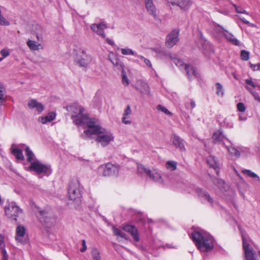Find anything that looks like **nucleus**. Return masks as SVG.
<instances>
[{
  "label": "nucleus",
  "mask_w": 260,
  "mask_h": 260,
  "mask_svg": "<svg viewBox=\"0 0 260 260\" xmlns=\"http://www.w3.org/2000/svg\"><path fill=\"white\" fill-rule=\"evenodd\" d=\"M94 135L96 136V142L101 143L103 147L107 146L114 140L113 134L107 132L99 125L97 121L95 120L88 122V129L84 131L81 137L84 139H87Z\"/></svg>",
  "instance_id": "obj_1"
},
{
  "label": "nucleus",
  "mask_w": 260,
  "mask_h": 260,
  "mask_svg": "<svg viewBox=\"0 0 260 260\" xmlns=\"http://www.w3.org/2000/svg\"><path fill=\"white\" fill-rule=\"evenodd\" d=\"M190 237L201 252H209L214 247L213 238L204 231H195Z\"/></svg>",
  "instance_id": "obj_2"
},
{
  "label": "nucleus",
  "mask_w": 260,
  "mask_h": 260,
  "mask_svg": "<svg viewBox=\"0 0 260 260\" xmlns=\"http://www.w3.org/2000/svg\"><path fill=\"white\" fill-rule=\"evenodd\" d=\"M67 110L72 112L71 118L76 125H82L86 124L88 127V122L94 121L89 119L88 115L83 113L84 109L77 103H74L68 107Z\"/></svg>",
  "instance_id": "obj_3"
},
{
  "label": "nucleus",
  "mask_w": 260,
  "mask_h": 260,
  "mask_svg": "<svg viewBox=\"0 0 260 260\" xmlns=\"http://www.w3.org/2000/svg\"><path fill=\"white\" fill-rule=\"evenodd\" d=\"M137 170L140 174L146 175L152 181L159 184L164 183V180L161 174L157 169H150L145 168L142 165H138Z\"/></svg>",
  "instance_id": "obj_4"
},
{
  "label": "nucleus",
  "mask_w": 260,
  "mask_h": 260,
  "mask_svg": "<svg viewBox=\"0 0 260 260\" xmlns=\"http://www.w3.org/2000/svg\"><path fill=\"white\" fill-rule=\"evenodd\" d=\"M92 60L91 56L86 53V50L84 48H80L76 50L75 61L80 67L86 68Z\"/></svg>",
  "instance_id": "obj_5"
},
{
  "label": "nucleus",
  "mask_w": 260,
  "mask_h": 260,
  "mask_svg": "<svg viewBox=\"0 0 260 260\" xmlns=\"http://www.w3.org/2000/svg\"><path fill=\"white\" fill-rule=\"evenodd\" d=\"M69 199L77 203L81 202L82 197L81 186L78 180H73L69 184L68 189Z\"/></svg>",
  "instance_id": "obj_6"
},
{
  "label": "nucleus",
  "mask_w": 260,
  "mask_h": 260,
  "mask_svg": "<svg viewBox=\"0 0 260 260\" xmlns=\"http://www.w3.org/2000/svg\"><path fill=\"white\" fill-rule=\"evenodd\" d=\"M29 168L37 174H43L48 176L52 173V169L50 165L43 164L38 160L31 162Z\"/></svg>",
  "instance_id": "obj_7"
},
{
  "label": "nucleus",
  "mask_w": 260,
  "mask_h": 260,
  "mask_svg": "<svg viewBox=\"0 0 260 260\" xmlns=\"http://www.w3.org/2000/svg\"><path fill=\"white\" fill-rule=\"evenodd\" d=\"M5 212L6 215L8 218L16 221L19 214L21 212V210L16 203L11 202L5 207Z\"/></svg>",
  "instance_id": "obj_8"
},
{
  "label": "nucleus",
  "mask_w": 260,
  "mask_h": 260,
  "mask_svg": "<svg viewBox=\"0 0 260 260\" xmlns=\"http://www.w3.org/2000/svg\"><path fill=\"white\" fill-rule=\"evenodd\" d=\"M102 167H104V171L103 172V175L104 176L117 177L119 174L120 167L117 165H114L111 163H107L104 165H103Z\"/></svg>",
  "instance_id": "obj_9"
},
{
  "label": "nucleus",
  "mask_w": 260,
  "mask_h": 260,
  "mask_svg": "<svg viewBox=\"0 0 260 260\" xmlns=\"http://www.w3.org/2000/svg\"><path fill=\"white\" fill-rule=\"evenodd\" d=\"M243 247L246 260H256L257 255L253 248L250 246L243 237Z\"/></svg>",
  "instance_id": "obj_10"
},
{
  "label": "nucleus",
  "mask_w": 260,
  "mask_h": 260,
  "mask_svg": "<svg viewBox=\"0 0 260 260\" xmlns=\"http://www.w3.org/2000/svg\"><path fill=\"white\" fill-rule=\"evenodd\" d=\"M108 27L107 24L105 21H101L99 23H93L90 25V28L93 31L104 39L106 37L104 30Z\"/></svg>",
  "instance_id": "obj_11"
},
{
  "label": "nucleus",
  "mask_w": 260,
  "mask_h": 260,
  "mask_svg": "<svg viewBox=\"0 0 260 260\" xmlns=\"http://www.w3.org/2000/svg\"><path fill=\"white\" fill-rule=\"evenodd\" d=\"M216 29L221 35L224 36L226 39L231 44L238 46L240 45L239 41L237 40L233 34L224 29L220 26L218 25L216 27Z\"/></svg>",
  "instance_id": "obj_12"
},
{
  "label": "nucleus",
  "mask_w": 260,
  "mask_h": 260,
  "mask_svg": "<svg viewBox=\"0 0 260 260\" xmlns=\"http://www.w3.org/2000/svg\"><path fill=\"white\" fill-rule=\"evenodd\" d=\"M179 30L174 29L172 30L167 37L166 44L167 47L172 48L179 41Z\"/></svg>",
  "instance_id": "obj_13"
},
{
  "label": "nucleus",
  "mask_w": 260,
  "mask_h": 260,
  "mask_svg": "<svg viewBox=\"0 0 260 260\" xmlns=\"http://www.w3.org/2000/svg\"><path fill=\"white\" fill-rule=\"evenodd\" d=\"M173 6H176L182 11H186L191 6L192 2L191 0H172L171 2Z\"/></svg>",
  "instance_id": "obj_14"
},
{
  "label": "nucleus",
  "mask_w": 260,
  "mask_h": 260,
  "mask_svg": "<svg viewBox=\"0 0 260 260\" xmlns=\"http://www.w3.org/2000/svg\"><path fill=\"white\" fill-rule=\"evenodd\" d=\"M145 5L148 13L151 15L154 19H158L156 8L154 4L153 0H144Z\"/></svg>",
  "instance_id": "obj_15"
},
{
  "label": "nucleus",
  "mask_w": 260,
  "mask_h": 260,
  "mask_svg": "<svg viewBox=\"0 0 260 260\" xmlns=\"http://www.w3.org/2000/svg\"><path fill=\"white\" fill-rule=\"evenodd\" d=\"M171 139L175 147L178 148L181 151H185L184 141L179 136L176 134H173L171 136Z\"/></svg>",
  "instance_id": "obj_16"
},
{
  "label": "nucleus",
  "mask_w": 260,
  "mask_h": 260,
  "mask_svg": "<svg viewBox=\"0 0 260 260\" xmlns=\"http://www.w3.org/2000/svg\"><path fill=\"white\" fill-rule=\"evenodd\" d=\"M122 229L124 231L129 233L135 241L138 242L140 240L138 230L135 226L127 224L124 225Z\"/></svg>",
  "instance_id": "obj_17"
},
{
  "label": "nucleus",
  "mask_w": 260,
  "mask_h": 260,
  "mask_svg": "<svg viewBox=\"0 0 260 260\" xmlns=\"http://www.w3.org/2000/svg\"><path fill=\"white\" fill-rule=\"evenodd\" d=\"M136 87L142 93L148 95L150 94V90L149 85L145 81L142 80H138L136 82Z\"/></svg>",
  "instance_id": "obj_18"
},
{
  "label": "nucleus",
  "mask_w": 260,
  "mask_h": 260,
  "mask_svg": "<svg viewBox=\"0 0 260 260\" xmlns=\"http://www.w3.org/2000/svg\"><path fill=\"white\" fill-rule=\"evenodd\" d=\"M26 234V229L22 225H18L16 229V235L15 239L16 241L20 243H23V237Z\"/></svg>",
  "instance_id": "obj_19"
},
{
  "label": "nucleus",
  "mask_w": 260,
  "mask_h": 260,
  "mask_svg": "<svg viewBox=\"0 0 260 260\" xmlns=\"http://www.w3.org/2000/svg\"><path fill=\"white\" fill-rule=\"evenodd\" d=\"M196 191L201 200L206 201L210 204L213 203L212 199L210 196L208 192L206 190H204L200 188H197L196 189Z\"/></svg>",
  "instance_id": "obj_20"
},
{
  "label": "nucleus",
  "mask_w": 260,
  "mask_h": 260,
  "mask_svg": "<svg viewBox=\"0 0 260 260\" xmlns=\"http://www.w3.org/2000/svg\"><path fill=\"white\" fill-rule=\"evenodd\" d=\"M184 69L186 72V75L189 80H193L198 77V73L196 69L190 64H185Z\"/></svg>",
  "instance_id": "obj_21"
},
{
  "label": "nucleus",
  "mask_w": 260,
  "mask_h": 260,
  "mask_svg": "<svg viewBox=\"0 0 260 260\" xmlns=\"http://www.w3.org/2000/svg\"><path fill=\"white\" fill-rule=\"evenodd\" d=\"M27 105L30 109H35L39 113H41L44 109V106L36 100L29 101Z\"/></svg>",
  "instance_id": "obj_22"
},
{
  "label": "nucleus",
  "mask_w": 260,
  "mask_h": 260,
  "mask_svg": "<svg viewBox=\"0 0 260 260\" xmlns=\"http://www.w3.org/2000/svg\"><path fill=\"white\" fill-rule=\"evenodd\" d=\"M207 162L211 168H212L215 170L217 175H219V165H218V161H217V159L215 158V157L212 155L209 156L207 158Z\"/></svg>",
  "instance_id": "obj_23"
},
{
  "label": "nucleus",
  "mask_w": 260,
  "mask_h": 260,
  "mask_svg": "<svg viewBox=\"0 0 260 260\" xmlns=\"http://www.w3.org/2000/svg\"><path fill=\"white\" fill-rule=\"evenodd\" d=\"M132 111L131 106L129 105H127L126 108L123 113V116L122 118V123L125 124H130L131 123V121L128 120V119L129 118V116L132 114Z\"/></svg>",
  "instance_id": "obj_24"
},
{
  "label": "nucleus",
  "mask_w": 260,
  "mask_h": 260,
  "mask_svg": "<svg viewBox=\"0 0 260 260\" xmlns=\"http://www.w3.org/2000/svg\"><path fill=\"white\" fill-rule=\"evenodd\" d=\"M56 117L54 112H50L46 116L39 117L38 120L42 124H46L53 120Z\"/></svg>",
  "instance_id": "obj_25"
},
{
  "label": "nucleus",
  "mask_w": 260,
  "mask_h": 260,
  "mask_svg": "<svg viewBox=\"0 0 260 260\" xmlns=\"http://www.w3.org/2000/svg\"><path fill=\"white\" fill-rule=\"evenodd\" d=\"M32 31L36 35V38L38 41H41L43 39V29L39 24L32 25Z\"/></svg>",
  "instance_id": "obj_26"
},
{
  "label": "nucleus",
  "mask_w": 260,
  "mask_h": 260,
  "mask_svg": "<svg viewBox=\"0 0 260 260\" xmlns=\"http://www.w3.org/2000/svg\"><path fill=\"white\" fill-rule=\"evenodd\" d=\"M213 181L214 184L222 192L226 190L229 188L228 185L223 180L215 178L213 179Z\"/></svg>",
  "instance_id": "obj_27"
},
{
  "label": "nucleus",
  "mask_w": 260,
  "mask_h": 260,
  "mask_svg": "<svg viewBox=\"0 0 260 260\" xmlns=\"http://www.w3.org/2000/svg\"><path fill=\"white\" fill-rule=\"evenodd\" d=\"M50 214L48 211L46 210H39L38 216L41 222H48L50 219Z\"/></svg>",
  "instance_id": "obj_28"
},
{
  "label": "nucleus",
  "mask_w": 260,
  "mask_h": 260,
  "mask_svg": "<svg viewBox=\"0 0 260 260\" xmlns=\"http://www.w3.org/2000/svg\"><path fill=\"white\" fill-rule=\"evenodd\" d=\"M108 57L109 60L114 66L118 68L119 67H122V64L121 63V62L114 53L112 52L110 53Z\"/></svg>",
  "instance_id": "obj_29"
},
{
  "label": "nucleus",
  "mask_w": 260,
  "mask_h": 260,
  "mask_svg": "<svg viewBox=\"0 0 260 260\" xmlns=\"http://www.w3.org/2000/svg\"><path fill=\"white\" fill-rule=\"evenodd\" d=\"M242 173L244 174L245 175L250 177L253 178L254 179V181L257 183L260 182V178L258 177V176L255 174V173L253 172L250 170H243L242 171Z\"/></svg>",
  "instance_id": "obj_30"
},
{
  "label": "nucleus",
  "mask_w": 260,
  "mask_h": 260,
  "mask_svg": "<svg viewBox=\"0 0 260 260\" xmlns=\"http://www.w3.org/2000/svg\"><path fill=\"white\" fill-rule=\"evenodd\" d=\"M26 44L30 49L32 50H39L43 49V47L40 44L34 41L29 40L27 42Z\"/></svg>",
  "instance_id": "obj_31"
},
{
  "label": "nucleus",
  "mask_w": 260,
  "mask_h": 260,
  "mask_svg": "<svg viewBox=\"0 0 260 260\" xmlns=\"http://www.w3.org/2000/svg\"><path fill=\"white\" fill-rule=\"evenodd\" d=\"M6 90L3 84L0 83V106L3 105L6 102Z\"/></svg>",
  "instance_id": "obj_32"
},
{
  "label": "nucleus",
  "mask_w": 260,
  "mask_h": 260,
  "mask_svg": "<svg viewBox=\"0 0 260 260\" xmlns=\"http://www.w3.org/2000/svg\"><path fill=\"white\" fill-rule=\"evenodd\" d=\"M224 139L225 137L224 135L220 131L215 132L213 135V139L216 142H223Z\"/></svg>",
  "instance_id": "obj_33"
},
{
  "label": "nucleus",
  "mask_w": 260,
  "mask_h": 260,
  "mask_svg": "<svg viewBox=\"0 0 260 260\" xmlns=\"http://www.w3.org/2000/svg\"><path fill=\"white\" fill-rule=\"evenodd\" d=\"M12 153L15 156L18 160H23L24 156L22 151L19 148H13L12 149Z\"/></svg>",
  "instance_id": "obj_34"
},
{
  "label": "nucleus",
  "mask_w": 260,
  "mask_h": 260,
  "mask_svg": "<svg viewBox=\"0 0 260 260\" xmlns=\"http://www.w3.org/2000/svg\"><path fill=\"white\" fill-rule=\"evenodd\" d=\"M121 82L125 87L128 86L130 83V81L127 76L126 73L123 69L121 72Z\"/></svg>",
  "instance_id": "obj_35"
},
{
  "label": "nucleus",
  "mask_w": 260,
  "mask_h": 260,
  "mask_svg": "<svg viewBox=\"0 0 260 260\" xmlns=\"http://www.w3.org/2000/svg\"><path fill=\"white\" fill-rule=\"evenodd\" d=\"M177 162L174 160H169L166 164V167L171 171H174L176 169Z\"/></svg>",
  "instance_id": "obj_36"
},
{
  "label": "nucleus",
  "mask_w": 260,
  "mask_h": 260,
  "mask_svg": "<svg viewBox=\"0 0 260 260\" xmlns=\"http://www.w3.org/2000/svg\"><path fill=\"white\" fill-rule=\"evenodd\" d=\"M25 153L27 156V160L28 162H31L35 157V155L32 151L29 149L28 147H26L25 148Z\"/></svg>",
  "instance_id": "obj_37"
},
{
  "label": "nucleus",
  "mask_w": 260,
  "mask_h": 260,
  "mask_svg": "<svg viewBox=\"0 0 260 260\" xmlns=\"http://www.w3.org/2000/svg\"><path fill=\"white\" fill-rule=\"evenodd\" d=\"M227 149L229 152L234 156L236 157H239L240 155V153L239 150H238L236 148L231 146H226Z\"/></svg>",
  "instance_id": "obj_38"
},
{
  "label": "nucleus",
  "mask_w": 260,
  "mask_h": 260,
  "mask_svg": "<svg viewBox=\"0 0 260 260\" xmlns=\"http://www.w3.org/2000/svg\"><path fill=\"white\" fill-rule=\"evenodd\" d=\"M91 256L93 260H102L100 251L96 248H92L91 250Z\"/></svg>",
  "instance_id": "obj_39"
},
{
  "label": "nucleus",
  "mask_w": 260,
  "mask_h": 260,
  "mask_svg": "<svg viewBox=\"0 0 260 260\" xmlns=\"http://www.w3.org/2000/svg\"><path fill=\"white\" fill-rule=\"evenodd\" d=\"M215 86L216 94L219 96H223L224 95V89L222 85L219 83H216Z\"/></svg>",
  "instance_id": "obj_40"
},
{
  "label": "nucleus",
  "mask_w": 260,
  "mask_h": 260,
  "mask_svg": "<svg viewBox=\"0 0 260 260\" xmlns=\"http://www.w3.org/2000/svg\"><path fill=\"white\" fill-rule=\"evenodd\" d=\"M121 53L123 55H137V53L129 48H121Z\"/></svg>",
  "instance_id": "obj_41"
},
{
  "label": "nucleus",
  "mask_w": 260,
  "mask_h": 260,
  "mask_svg": "<svg viewBox=\"0 0 260 260\" xmlns=\"http://www.w3.org/2000/svg\"><path fill=\"white\" fill-rule=\"evenodd\" d=\"M93 101L96 107H100L101 106L102 103V99L100 95L96 94V95L93 98Z\"/></svg>",
  "instance_id": "obj_42"
},
{
  "label": "nucleus",
  "mask_w": 260,
  "mask_h": 260,
  "mask_svg": "<svg viewBox=\"0 0 260 260\" xmlns=\"http://www.w3.org/2000/svg\"><path fill=\"white\" fill-rule=\"evenodd\" d=\"M10 24V22L3 15L0 16V25L9 26Z\"/></svg>",
  "instance_id": "obj_43"
},
{
  "label": "nucleus",
  "mask_w": 260,
  "mask_h": 260,
  "mask_svg": "<svg viewBox=\"0 0 260 260\" xmlns=\"http://www.w3.org/2000/svg\"><path fill=\"white\" fill-rule=\"evenodd\" d=\"M157 109L159 111H161L167 115H171L172 113L170 112L166 107L162 105H159L157 106Z\"/></svg>",
  "instance_id": "obj_44"
},
{
  "label": "nucleus",
  "mask_w": 260,
  "mask_h": 260,
  "mask_svg": "<svg viewBox=\"0 0 260 260\" xmlns=\"http://www.w3.org/2000/svg\"><path fill=\"white\" fill-rule=\"evenodd\" d=\"M241 57L243 60H248L249 58V52L245 50H242L241 52Z\"/></svg>",
  "instance_id": "obj_45"
},
{
  "label": "nucleus",
  "mask_w": 260,
  "mask_h": 260,
  "mask_svg": "<svg viewBox=\"0 0 260 260\" xmlns=\"http://www.w3.org/2000/svg\"><path fill=\"white\" fill-rule=\"evenodd\" d=\"M203 48L205 50H207V52L210 53V52H212V49L211 46V45L209 44L208 42L204 41V44L203 45Z\"/></svg>",
  "instance_id": "obj_46"
},
{
  "label": "nucleus",
  "mask_w": 260,
  "mask_h": 260,
  "mask_svg": "<svg viewBox=\"0 0 260 260\" xmlns=\"http://www.w3.org/2000/svg\"><path fill=\"white\" fill-rule=\"evenodd\" d=\"M246 88L250 91V92L252 93L253 97L254 98V99L260 103V96L259 95L258 93L255 91L253 92L248 86H246Z\"/></svg>",
  "instance_id": "obj_47"
},
{
  "label": "nucleus",
  "mask_w": 260,
  "mask_h": 260,
  "mask_svg": "<svg viewBox=\"0 0 260 260\" xmlns=\"http://www.w3.org/2000/svg\"><path fill=\"white\" fill-rule=\"evenodd\" d=\"M173 61L177 67L179 68L184 67V62L181 59L178 58H174Z\"/></svg>",
  "instance_id": "obj_48"
},
{
  "label": "nucleus",
  "mask_w": 260,
  "mask_h": 260,
  "mask_svg": "<svg viewBox=\"0 0 260 260\" xmlns=\"http://www.w3.org/2000/svg\"><path fill=\"white\" fill-rule=\"evenodd\" d=\"M112 231L114 235L117 237H120L123 233L120 229L116 228L115 226L112 227Z\"/></svg>",
  "instance_id": "obj_49"
},
{
  "label": "nucleus",
  "mask_w": 260,
  "mask_h": 260,
  "mask_svg": "<svg viewBox=\"0 0 260 260\" xmlns=\"http://www.w3.org/2000/svg\"><path fill=\"white\" fill-rule=\"evenodd\" d=\"M237 109L241 112H244L245 111L246 108L243 103H239L237 105Z\"/></svg>",
  "instance_id": "obj_50"
},
{
  "label": "nucleus",
  "mask_w": 260,
  "mask_h": 260,
  "mask_svg": "<svg viewBox=\"0 0 260 260\" xmlns=\"http://www.w3.org/2000/svg\"><path fill=\"white\" fill-rule=\"evenodd\" d=\"M223 123L224 125H226L227 127L229 128L233 127V123L228 118H225L224 119Z\"/></svg>",
  "instance_id": "obj_51"
},
{
  "label": "nucleus",
  "mask_w": 260,
  "mask_h": 260,
  "mask_svg": "<svg viewBox=\"0 0 260 260\" xmlns=\"http://www.w3.org/2000/svg\"><path fill=\"white\" fill-rule=\"evenodd\" d=\"M234 7L235 8V9L236 10V12L238 13H244L248 15V13L246 12L244 10H243L241 7H238L236 5H233Z\"/></svg>",
  "instance_id": "obj_52"
},
{
  "label": "nucleus",
  "mask_w": 260,
  "mask_h": 260,
  "mask_svg": "<svg viewBox=\"0 0 260 260\" xmlns=\"http://www.w3.org/2000/svg\"><path fill=\"white\" fill-rule=\"evenodd\" d=\"M1 253L2 254V260H8V254L5 249V248H3L1 251Z\"/></svg>",
  "instance_id": "obj_53"
},
{
  "label": "nucleus",
  "mask_w": 260,
  "mask_h": 260,
  "mask_svg": "<svg viewBox=\"0 0 260 260\" xmlns=\"http://www.w3.org/2000/svg\"><path fill=\"white\" fill-rule=\"evenodd\" d=\"M1 54L3 56V58H4L9 56L10 52L7 49H3L1 51Z\"/></svg>",
  "instance_id": "obj_54"
},
{
  "label": "nucleus",
  "mask_w": 260,
  "mask_h": 260,
  "mask_svg": "<svg viewBox=\"0 0 260 260\" xmlns=\"http://www.w3.org/2000/svg\"><path fill=\"white\" fill-rule=\"evenodd\" d=\"M240 19L241 20L245 23V24H248L249 26H250V27H256V25L253 24V23H250V22H249L248 21L246 20L245 19H244V18L243 17H240Z\"/></svg>",
  "instance_id": "obj_55"
},
{
  "label": "nucleus",
  "mask_w": 260,
  "mask_h": 260,
  "mask_svg": "<svg viewBox=\"0 0 260 260\" xmlns=\"http://www.w3.org/2000/svg\"><path fill=\"white\" fill-rule=\"evenodd\" d=\"M82 247L80 249V250L81 252H84L87 249V246L86 245V241L84 239L82 240Z\"/></svg>",
  "instance_id": "obj_56"
},
{
  "label": "nucleus",
  "mask_w": 260,
  "mask_h": 260,
  "mask_svg": "<svg viewBox=\"0 0 260 260\" xmlns=\"http://www.w3.org/2000/svg\"><path fill=\"white\" fill-rule=\"evenodd\" d=\"M250 67L253 69V71H260V63L256 64H251Z\"/></svg>",
  "instance_id": "obj_57"
},
{
  "label": "nucleus",
  "mask_w": 260,
  "mask_h": 260,
  "mask_svg": "<svg viewBox=\"0 0 260 260\" xmlns=\"http://www.w3.org/2000/svg\"><path fill=\"white\" fill-rule=\"evenodd\" d=\"M0 248L2 250L3 248H5V243L4 241V237L2 235H0Z\"/></svg>",
  "instance_id": "obj_58"
},
{
  "label": "nucleus",
  "mask_w": 260,
  "mask_h": 260,
  "mask_svg": "<svg viewBox=\"0 0 260 260\" xmlns=\"http://www.w3.org/2000/svg\"><path fill=\"white\" fill-rule=\"evenodd\" d=\"M143 61L148 67L152 68V64H151L150 61L148 59L145 58V59H144V60Z\"/></svg>",
  "instance_id": "obj_59"
},
{
  "label": "nucleus",
  "mask_w": 260,
  "mask_h": 260,
  "mask_svg": "<svg viewBox=\"0 0 260 260\" xmlns=\"http://www.w3.org/2000/svg\"><path fill=\"white\" fill-rule=\"evenodd\" d=\"M246 83L248 85H250L251 87L252 85H253L254 82L252 81L251 79H247L245 80Z\"/></svg>",
  "instance_id": "obj_60"
},
{
  "label": "nucleus",
  "mask_w": 260,
  "mask_h": 260,
  "mask_svg": "<svg viewBox=\"0 0 260 260\" xmlns=\"http://www.w3.org/2000/svg\"><path fill=\"white\" fill-rule=\"evenodd\" d=\"M106 41L108 44L111 46H113L115 44L114 41L109 38H106Z\"/></svg>",
  "instance_id": "obj_61"
},
{
  "label": "nucleus",
  "mask_w": 260,
  "mask_h": 260,
  "mask_svg": "<svg viewBox=\"0 0 260 260\" xmlns=\"http://www.w3.org/2000/svg\"><path fill=\"white\" fill-rule=\"evenodd\" d=\"M120 237L123 238L127 240L128 239V237L124 233H122Z\"/></svg>",
  "instance_id": "obj_62"
},
{
  "label": "nucleus",
  "mask_w": 260,
  "mask_h": 260,
  "mask_svg": "<svg viewBox=\"0 0 260 260\" xmlns=\"http://www.w3.org/2000/svg\"><path fill=\"white\" fill-rule=\"evenodd\" d=\"M190 105L192 109L194 108L196 106V103L194 101L191 102Z\"/></svg>",
  "instance_id": "obj_63"
},
{
  "label": "nucleus",
  "mask_w": 260,
  "mask_h": 260,
  "mask_svg": "<svg viewBox=\"0 0 260 260\" xmlns=\"http://www.w3.org/2000/svg\"><path fill=\"white\" fill-rule=\"evenodd\" d=\"M155 51L157 54L164 53V51L160 49H157L155 50Z\"/></svg>",
  "instance_id": "obj_64"
}]
</instances>
